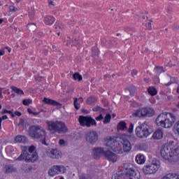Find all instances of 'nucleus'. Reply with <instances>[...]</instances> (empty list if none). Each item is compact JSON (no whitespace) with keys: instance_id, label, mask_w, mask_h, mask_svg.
I'll return each instance as SVG.
<instances>
[{"instance_id":"nucleus-6","label":"nucleus","mask_w":179,"mask_h":179,"mask_svg":"<svg viewBox=\"0 0 179 179\" xmlns=\"http://www.w3.org/2000/svg\"><path fill=\"white\" fill-rule=\"evenodd\" d=\"M152 132H153V129L146 123H143L141 127H137L136 129V135L138 138H148Z\"/></svg>"},{"instance_id":"nucleus-31","label":"nucleus","mask_w":179,"mask_h":179,"mask_svg":"<svg viewBox=\"0 0 179 179\" xmlns=\"http://www.w3.org/2000/svg\"><path fill=\"white\" fill-rule=\"evenodd\" d=\"M97 101V99L94 96L89 97L87 100V104H89L90 106L92 104H94Z\"/></svg>"},{"instance_id":"nucleus-61","label":"nucleus","mask_w":179,"mask_h":179,"mask_svg":"<svg viewBox=\"0 0 179 179\" xmlns=\"http://www.w3.org/2000/svg\"><path fill=\"white\" fill-rule=\"evenodd\" d=\"M53 51H57V47L55 45L52 46Z\"/></svg>"},{"instance_id":"nucleus-37","label":"nucleus","mask_w":179,"mask_h":179,"mask_svg":"<svg viewBox=\"0 0 179 179\" xmlns=\"http://www.w3.org/2000/svg\"><path fill=\"white\" fill-rule=\"evenodd\" d=\"M112 179H122V175L120 174V172H118V173L113 175Z\"/></svg>"},{"instance_id":"nucleus-40","label":"nucleus","mask_w":179,"mask_h":179,"mask_svg":"<svg viewBox=\"0 0 179 179\" xmlns=\"http://www.w3.org/2000/svg\"><path fill=\"white\" fill-rule=\"evenodd\" d=\"M93 178L91 176V175H83L80 177V179H92Z\"/></svg>"},{"instance_id":"nucleus-48","label":"nucleus","mask_w":179,"mask_h":179,"mask_svg":"<svg viewBox=\"0 0 179 179\" xmlns=\"http://www.w3.org/2000/svg\"><path fill=\"white\" fill-rule=\"evenodd\" d=\"M67 43H66V45H70L71 43H72V40L70 39V38H67Z\"/></svg>"},{"instance_id":"nucleus-50","label":"nucleus","mask_w":179,"mask_h":179,"mask_svg":"<svg viewBox=\"0 0 179 179\" xmlns=\"http://www.w3.org/2000/svg\"><path fill=\"white\" fill-rule=\"evenodd\" d=\"M59 145H65V141H64V139H60L59 141Z\"/></svg>"},{"instance_id":"nucleus-32","label":"nucleus","mask_w":179,"mask_h":179,"mask_svg":"<svg viewBox=\"0 0 179 179\" xmlns=\"http://www.w3.org/2000/svg\"><path fill=\"white\" fill-rule=\"evenodd\" d=\"M110 121H111V115L108 113L103 119V124H109Z\"/></svg>"},{"instance_id":"nucleus-63","label":"nucleus","mask_w":179,"mask_h":179,"mask_svg":"<svg viewBox=\"0 0 179 179\" xmlns=\"http://www.w3.org/2000/svg\"><path fill=\"white\" fill-rule=\"evenodd\" d=\"M6 48L8 50V52H10V48H9V47H6Z\"/></svg>"},{"instance_id":"nucleus-17","label":"nucleus","mask_w":179,"mask_h":179,"mask_svg":"<svg viewBox=\"0 0 179 179\" xmlns=\"http://www.w3.org/2000/svg\"><path fill=\"white\" fill-rule=\"evenodd\" d=\"M106 152H104V149L102 148H95L93 149V156L94 159H97V157H100L101 155H104Z\"/></svg>"},{"instance_id":"nucleus-56","label":"nucleus","mask_w":179,"mask_h":179,"mask_svg":"<svg viewBox=\"0 0 179 179\" xmlns=\"http://www.w3.org/2000/svg\"><path fill=\"white\" fill-rule=\"evenodd\" d=\"M0 55H5V50H0Z\"/></svg>"},{"instance_id":"nucleus-33","label":"nucleus","mask_w":179,"mask_h":179,"mask_svg":"<svg viewBox=\"0 0 179 179\" xmlns=\"http://www.w3.org/2000/svg\"><path fill=\"white\" fill-rule=\"evenodd\" d=\"M27 29L29 30L34 31L36 29H37V26L34 23H29L27 25Z\"/></svg>"},{"instance_id":"nucleus-54","label":"nucleus","mask_w":179,"mask_h":179,"mask_svg":"<svg viewBox=\"0 0 179 179\" xmlns=\"http://www.w3.org/2000/svg\"><path fill=\"white\" fill-rule=\"evenodd\" d=\"M29 16L30 19H33V17H34V13H29Z\"/></svg>"},{"instance_id":"nucleus-2","label":"nucleus","mask_w":179,"mask_h":179,"mask_svg":"<svg viewBox=\"0 0 179 179\" xmlns=\"http://www.w3.org/2000/svg\"><path fill=\"white\" fill-rule=\"evenodd\" d=\"M176 115L171 113H165L159 114L155 120V122L158 127L162 128H171L173 124L176 122Z\"/></svg>"},{"instance_id":"nucleus-60","label":"nucleus","mask_w":179,"mask_h":179,"mask_svg":"<svg viewBox=\"0 0 179 179\" xmlns=\"http://www.w3.org/2000/svg\"><path fill=\"white\" fill-rule=\"evenodd\" d=\"M2 90H3V88L0 87V96H2Z\"/></svg>"},{"instance_id":"nucleus-52","label":"nucleus","mask_w":179,"mask_h":179,"mask_svg":"<svg viewBox=\"0 0 179 179\" xmlns=\"http://www.w3.org/2000/svg\"><path fill=\"white\" fill-rule=\"evenodd\" d=\"M0 119L1 120V121H2L3 120H8V116H6V115H3L1 117H0Z\"/></svg>"},{"instance_id":"nucleus-25","label":"nucleus","mask_w":179,"mask_h":179,"mask_svg":"<svg viewBox=\"0 0 179 179\" xmlns=\"http://www.w3.org/2000/svg\"><path fill=\"white\" fill-rule=\"evenodd\" d=\"M118 131H126L127 129V123L124 121H122L117 124Z\"/></svg>"},{"instance_id":"nucleus-26","label":"nucleus","mask_w":179,"mask_h":179,"mask_svg":"<svg viewBox=\"0 0 179 179\" xmlns=\"http://www.w3.org/2000/svg\"><path fill=\"white\" fill-rule=\"evenodd\" d=\"M136 162L138 164H143V163H145V156L142 155H137L136 157Z\"/></svg>"},{"instance_id":"nucleus-44","label":"nucleus","mask_w":179,"mask_h":179,"mask_svg":"<svg viewBox=\"0 0 179 179\" xmlns=\"http://www.w3.org/2000/svg\"><path fill=\"white\" fill-rule=\"evenodd\" d=\"M103 118H104L103 117L102 114H100L99 116H97L95 119L96 121H101V120H103Z\"/></svg>"},{"instance_id":"nucleus-46","label":"nucleus","mask_w":179,"mask_h":179,"mask_svg":"<svg viewBox=\"0 0 179 179\" xmlns=\"http://www.w3.org/2000/svg\"><path fill=\"white\" fill-rule=\"evenodd\" d=\"M146 27L147 29H148V30H150V29H152V22H150V21L146 24Z\"/></svg>"},{"instance_id":"nucleus-30","label":"nucleus","mask_w":179,"mask_h":179,"mask_svg":"<svg viewBox=\"0 0 179 179\" xmlns=\"http://www.w3.org/2000/svg\"><path fill=\"white\" fill-rule=\"evenodd\" d=\"M148 92L151 96H156V94H157V90L153 87H149Z\"/></svg>"},{"instance_id":"nucleus-38","label":"nucleus","mask_w":179,"mask_h":179,"mask_svg":"<svg viewBox=\"0 0 179 179\" xmlns=\"http://www.w3.org/2000/svg\"><path fill=\"white\" fill-rule=\"evenodd\" d=\"M31 103H32L31 99H24L22 101V104L24 106H29V104H31Z\"/></svg>"},{"instance_id":"nucleus-4","label":"nucleus","mask_w":179,"mask_h":179,"mask_svg":"<svg viewBox=\"0 0 179 179\" xmlns=\"http://www.w3.org/2000/svg\"><path fill=\"white\" fill-rule=\"evenodd\" d=\"M28 134L32 139H39L43 145H47L45 138H47V132L44 128L40 125H32L28 129Z\"/></svg>"},{"instance_id":"nucleus-47","label":"nucleus","mask_w":179,"mask_h":179,"mask_svg":"<svg viewBox=\"0 0 179 179\" xmlns=\"http://www.w3.org/2000/svg\"><path fill=\"white\" fill-rule=\"evenodd\" d=\"M131 75H132V76H136V75H138V71L137 70H133L131 71Z\"/></svg>"},{"instance_id":"nucleus-49","label":"nucleus","mask_w":179,"mask_h":179,"mask_svg":"<svg viewBox=\"0 0 179 179\" xmlns=\"http://www.w3.org/2000/svg\"><path fill=\"white\" fill-rule=\"evenodd\" d=\"M3 113H4V114H12V111H10V110H6V109H4L3 110Z\"/></svg>"},{"instance_id":"nucleus-45","label":"nucleus","mask_w":179,"mask_h":179,"mask_svg":"<svg viewBox=\"0 0 179 179\" xmlns=\"http://www.w3.org/2000/svg\"><path fill=\"white\" fill-rule=\"evenodd\" d=\"M48 5H49V6H55V3H54V1H52V0H49L48 1Z\"/></svg>"},{"instance_id":"nucleus-42","label":"nucleus","mask_w":179,"mask_h":179,"mask_svg":"<svg viewBox=\"0 0 179 179\" xmlns=\"http://www.w3.org/2000/svg\"><path fill=\"white\" fill-rule=\"evenodd\" d=\"M93 55H99V49L97 48H92Z\"/></svg>"},{"instance_id":"nucleus-21","label":"nucleus","mask_w":179,"mask_h":179,"mask_svg":"<svg viewBox=\"0 0 179 179\" xmlns=\"http://www.w3.org/2000/svg\"><path fill=\"white\" fill-rule=\"evenodd\" d=\"M15 141L18 143H26V142H27V137L24 136H17L15 138Z\"/></svg>"},{"instance_id":"nucleus-58","label":"nucleus","mask_w":179,"mask_h":179,"mask_svg":"<svg viewBox=\"0 0 179 179\" xmlns=\"http://www.w3.org/2000/svg\"><path fill=\"white\" fill-rule=\"evenodd\" d=\"M27 111L29 113V114H33V110H31L29 108L27 109Z\"/></svg>"},{"instance_id":"nucleus-64","label":"nucleus","mask_w":179,"mask_h":179,"mask_svg":"<svg viewBox=\"0 0 179 179\" xmlns=\"http://www.w3.org/2000/svg\"><path fill=\"white\" fill-rule=\"evenodd\" d=\"M10 114L11 117H15V114H13V112H11V113H10Z\"/></svg>"},{"instance_id":"nucleus-3","label":"nucleus","mask_w":179,"mask_h":179,"mask_svg":"<svg viewBox=\"0 0 179 179\" xmlns=\"http://www.w3.org/2000/svg\"><path fill=\"white\" fill-rule=\"evenodd\" d=\"M161 156L168 162H176L179 160V152L178 148H173L170 145H164L160 150Z\"/></svg>"},{"instance_id":"nucleus-20","label":"nucleus","mask_w":179,"mask_h":179,"mask_svg":"<svg viewBox=\"0 0 179 179\" xmlns=\"http://www.w3.org/2000/svg\"><path fill=\"white\" fill-rule=\"evenodd\" d=\"M43 103H45V104H50V106H59V103L57 102L55 100L52 99H50L48 98L45 97L43 99Z\"/></svg>"},{"instance_id":"nucleus-14","label":"nucleus","mask_w":179,"mask_h":179,"mask_svg":"<svg viewBox=\"0 0 179 179\" xmlns=\"http://www.w3.org/2000/svg\"><path fill=\"white\" fill-rule=\"evenodd\" d=\"M47 156L50 159H61L62 157V153L58 149H52L47 151Z\"/></svg>"},{"instance_id":"nucleus-13","label":"nucleus","mask_w":179,"mask_h":179,"mask_svg":"<svg viewBox=\"0 0 179 179\" xmlns=\"http://www.w3.org/2000/svg\"><path fill=\"white\" fill-rule=\"evenodd\" d=\"M127 171L126 172V176L129 179H141V173L138 171H135L131 168H125Z\"/></svg>"},{"instance_id":"nucleus-43","label":"nucleus","mask_w":179,"mask_h":179,"mask_svg":"<svg viewBox=\"0 0 179 179\" xmlns=\"http://www.w3.org/2000/svg\"><path fill=\"white\" fill-rule=\"evenodd\" d=\"M101 110V107L99 106H95L94 108H92V111H95V112L100 111Z\"/></svg>"},{"instance_id":"nucleus-36","label":"nucleus","mask_w":179,"mask_h":179,"mask_svg":"<svg viewBox=\"0 0 179 179\" xmlns=\"http://www.w3.org/2000/svg\"><path fill=\"white\" fill-rule=\"evenodd\" d=\"M74 102V107L76 110H79L80 108V104H79V103H78V98H74L73 99Z\"/></svg>"},{"instance_id":"nucleus-19","label":"nucleus","mask_w":179,"mask_h":179,"mask_svg":"<svg viewBox=\"0 0 179 179\" xmlns=\"http://www.w3.org/2000/svg\"><path fill=\"white\" fill-rule=\"evenodd\" d=\"M54 22H55V18L51 15H47L44 17V22L48 24V26L52 24Z\"/></svg>"},{"instance_id":"nucleus-5","label":"nucleus","mask_w":179,"mask_h":179,"mask_svg":"<svg viewBox=\"0 0 179 179\" xmlns=\"http://www.w3.org/2000/svg\"><path fill=\"white\" fill-rule=\"evenodd\" d=\"M48 130L51 132H57V134H66L68 132V127L63 122H52L47 121Z\"/></svg>"},{"instance_id":"nucleus-12","label":"nucleus","mask_w":179,"mask_h":179,"mask_svg":"<svg viewBox=\"0 0 179 179\" xmlns=\"http://www.w3.org/2000/svg\"><path fill=\"white\" fill-rule=\"evenodd\" d=\"M85 139L87 142H89L90 143H96V141L99 140V135L97 134V132L90 131L85 134Z\"/></svg>"},{"instance_id":"nucleus-15","label":"nucleus","mask_w":179,"mask_h":179,"mask_svg":"<svg viewBox=\"0 0 179 179\" xmlns=\"http://www.w3.org/2000/svg\"><path fill=\"white\" fill-rule=\"evenodd\" d=\"M121 143L122 145L123 151L126 152L127 153L131 152L132 149V145L131 142L128 141L127 138H122Z\"/></svg>"},{"instance_id":"nucleus-8","label":"nucleus","mask_w":179,"mask_h":179,"mask_svg":"<svg viewBox=\"0 0 179 179\" xmlns=\"http://www.w3.org/2000/svg\"><path fill=\"white\" fill-rule=\"evenodd\" d=\"M159 169H160V162L153 160L152 164L143 166V171L145 174H155Z\"/></svg>"},{"instance_id":"nucleus-59","label":"nucleus","mask_w":179,"mask_h":179,"mask_svg":"<svg viewBox=\"0 0 179 179\" xmlns=\"http://www.w3.org/2000/svg\"><path fill=\"white\" fill-rule=\"evenodd\" d=\"M40 113H41V112H33V115H38L39 114H40Z\"/></svg>"},{"instance_id":"nucleus-29","label":"nucleus","mask_w":179,"mask_h":179,"mask_svg":"<svg viewBox=\"0 0 179 179\" xmlns=\"http://www.w3.org/2000/svg\"><path fill=\"white\" fill-rule=\"evenodd\" d=\"M173 132L179 136V120L176 122L173 126Z\"/></svg>"},{"instance_id":"nucleus-16","label":"nucleus","mask_w":179,"mask_h":179,"mask_svg":"<svg viewBox=\"0 0 179 179\" xmlns=\"http://www.w3.org/2000/svg\"><path fill=\"white\" fill-rule=\"evenodd\" d=\"M104 156L106 159H107V160H108L109 162H113V163H115V162L118 160L117 155L110 150L106 151L104 152Z\"/></svg>"},{"instance_id":"nucleus-35","label":"nucleus","mask_w":179,"mask_h":179,"mask_svg":"<svg viewBox=\"0 0 179 179\" xmlns=\"http://www.w3.org/2000/svg\"><path fill=\"white\" fill-rule=\"evenodd\" d=\"M127 93H130V96H134L135 94V87H129V89L126 90Z\"/></svg>"},{"instance_id":"nucleus-55","label":"nucleus","mask_w":179,"mask_h":179,"mask_svg":"<svg viewBox=\"0 0 179 179\" xmlns=\"http://www.w3.org/2000/svg\"><path fill=\"white\" fill-rule=\"evenodd\" d=\"M122 20H124V18L120 17V18H119L118 20H117V23H120V22H122Z\"/></svg>"},{"instance_id":"nucleus-39","label":"nucleus","mask_w":179,"mask_h":179,"mask_svg":"<svg viewBox=\"0 0 179 179\" xmlns=\"http://www.w3.org/2000/svg\"><path fill=\"white\" fill-rule=\"evenodd\" d=\"M9 9L10 12H17L18 9H20L17 7H15V6H10Z\"/></svg>"},{"instance_id":"nucleus-53","label":"nucleus","mask_w":179,"mask_h":179,"mask_svg":"<svg viewBox=\"0 0 179 179\" xmlns=\"http://www.w3.org/2000/svg\"><path fill=\"white\" fill-rule=\"evenodd\" d=\"M78 101L79 103H83V98H82V97L78 98Z\"/></svg>"},{"instance_id":"nucleus-62","label":"nucleus","mask_w":179,"mask_h":179,"mask_svg":"<svg viewBox=\"0 0 179 179\" xmlns=\"http://www.w3.org/2000/svg\"><path fill=\"white\" fill-rule=\"evenodd\" d=\"M144 81L146 82V83H149V79L144 78Z\"/></svg>"},{"instance_id":"nucleus-41","label":"nucleus","mask_w":179,"mask_h":179,"mask_svg":"<svg viewBox=\"0 0 179 179\" xmlns=\"http://www.w3.org/2000/svg\"><path fill=\"white\" fill-rule=\"evenodd\" d=\"M133 131H134V124L131 123L128 129V132L129 134H132Z\"/></svg>"},{"instance_id":"nucleus-18","label":"nucleus","mask_w":179,"mask_h":179,"mask_svg":"<svg viewBox=\"0 0 179 179\" xmlns=\"http://www.w3.org/2000/svg\"><path fill=\"white\" fill-rule=\"evenodd\" d=\"M177 78L174 77H171L170 76H167L165 79V85L166 86H170V85H173V83H176Z\"/></svg>"},{"instance_id":"nucleus-57","label":"nucleus","mask_w":179,"mask_h":179,"mask_svg":"<svg viewBox=\"0 0 179 179\" xmlns=\"http://www.w3.org/2000/svg\"><path fill=\"white\" fill-rule=\"evenodd\" d=\"M35 41H36V43L38 42V45H41V44H42L41 41H39V40H37V39H35Z\"/></svg>"},{"instance_id":"nucleus-9","label":"nucleus","mask_w":179,"mask_h":179,"mask_svg":"<svg viewBox=\"0 0 179 179\" xmlns=\"http://www.w3.org/2000/svg\"><path fill=\"white\" fill-rule=\"evenodd\" d=\"M134 115L136 117H153L155 115V110L151 108H143L137 110Z\"/></svg>"},{"instance_id":"nucleus-34","label":"nucleus","mask_w":179,"mask_h":179,"mask_svg":"<svg viewBox=\"0 0 179 179\" xmlns=\"http://www.w3.org/2000/svg\"><path fill=\"white\" fill-rule=\"evenodd\" d=\"M73 80H78L79 82H80V80H82L83 78L80 76V74H79V73H75L73 76Z\"/></svg>"},{"instance_id":"nucleus-7","label":"nucleus","mask_w":179,"mask_h":179,"mask_svg":"<svg viewBox=\"0 0 179 179\" xmlns=\"http://www.w3.org/2000/svg\"><path fill=\"white\" fill-rule=\"evenodd\" d=\"M106 145L108 148H109V149H110L113 152H115V153H118L119 155H121V153H122V151L120 150V144L117 143V137H108L106 139Z\"/></svg>"},{"instance_id":"nucleus-23","label":"nucleus","mask_w":179,"mask_h":179,"mask_svg":"<svg viewBox=\"0 0 179 179\" xmlns=\"http://www.w3.org/2000/svg\"><path fill=\"white\" fill-rule=\"evenodd\" d=\"M162 179H179V175L177 173H168Z\"/></svg>"},{"instance_id":"nucleus-27","label":"nucleus","mask_w":179,"mask_h":179,"mask_svg":"<svg viewBox=\"0 0 179 179\" xmlns=\"http://www.w3.org/2000/svg\"><path fill=\"white\" fill-rule=\"evenodd\" d=\"M10 89L13 90V92H15L16 94H20V95L24 94V92L20 88H17V87L12 86Z\"/></svg>"},{"instance_id":"nucleus-28","label":"nucleus","mask_w":179,"mask_h":179,"mask_svg":"<svg viewBox=\"0 0 179 179\" xmlns=\"http://www.w3.org/2000/svg\"><path fill=\"white\" fill-rule=\"evenodd\" d=\"M55 29H59L60 30H64V29H65V25H64L62 22L57 21L55 24Z\"/></svg>"},{"instance_id":"nucleus-1","label":"nucleus","mask_w":179,"mask_h":179,"mask_svg":"<svg viewBox=\"0 0 179 179\" xmlns=\"http://www.w3.org/2000/svg\"><path fill=\"white\" fill-rule=\"evenodd\" d=\"M18 162L24 160L27 163H34L38 160V155L36 151V146H22L21 155L16 159Z\"/></svg>"},{"instance_id":"nucleus-22","label":"nucleus","mask_w":179,"mask_h":179,"mask_svg":"<svg viewBox=\"0 0 179 179\" xmlns=\"http://www.w3.org/2000/svg\"><path fill=\"white\" fill-rule=\"evenodd\" d=\"M152 138L153 139L157 140L162 139V138H163V131H162V130L160 129L155 131V132L152 135Z\"/></svg>"},{"instance_id":"nucleus-11","label":"nucleus","mask_w":179,"mask_h":179,"mask_svg":"<svg viewBox=\"0 0 179 179\" xmlns=\"http://www.w3.org/2000/svg\"><path fill=\"white\" fill-rule=\"evenodd\" d=\"M78 121L81 127H87L89 128L92 125H94L95 127L97 125L96 120L89 116H80Z\"/></svg>"},{"instance_id":"nucleus-10","label":"nucleus","mask_w":179,"mask_h":179,"mask_svg":"<svg viewBox=\"0 0 179 179\" xmlns=\"http://www.w3.org/2000/svg\"><path fill=\"white\" fill-rule=\"evenodd\" d=\"M65 171H66V168L64 165H54L48 170V174L50 177H54L57 174H64Z\"/></svg>"},{"instance_id":"nucleus-51","label":"nucleus","mask_w":179,"mask_h":179,"mask_svg":"<svg viewBox=\"0 0 179 179\" xmlns=\"http://www.w3.org/2000/svg\"><path fill=\"white\" fill-rule=\"evenodd\" d=\"M15 115H17V117H20L22 115V113L19 112V111H15Z\"/></svg>"},{"instance_id":"nucleus-24","label":"nucleus","mask_w":179,"mask_h":179,"mask_svg":"<svg viewBox=\"0 0 179 179\" xmlns=\"http://www.w3.org/2000/svg\"><path fill=\"white\" fill-rule=\"evenodd\" d=\"M5 173H16V168L13 167L12 165H7L5 166Z\"/></svg>"}]
</instances>
